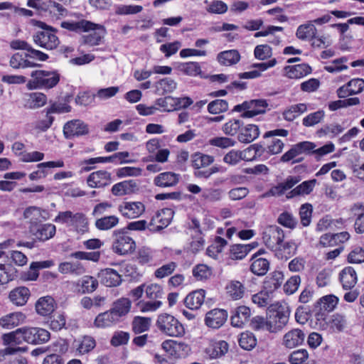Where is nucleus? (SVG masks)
Returning a JSON list of instances; mask_svg holds the SVG:
<instances>
[{
  "label": "nucleus",
  "instance_id": "42",
  "mask_svg": "<svg viewBox=\"0 0 364 364\" xmlns=\"http://www.w3.org/2000/svg\"><path fill=\"white\" fill-rule=\"evenodd\" d=\"M131 308V301L129 299L121 298L117 300L111 309V311L117 316V318L119 321L122 316H125L129 311Z\"/></svg>",
  "mask_w": 364,
  "mask_h": 364
},
{
  "label": "nucleus",
  "instance_id": "4",
  "mask_svg": "<svg viewBox=\"0 0 364 364\" xmlns=\"http://www.w3.org/2000/svg\"><path fill=\"white\" fill-rule=\"evenodd\" d=\"M156 326L164 334L178 337L184 334L185 330L183 325L172 315L161 314L158 316Z\"/></svg>",
  "mask_w": 364,
  "mask_h": 364
},
{
  "label": "nucleus",
  "instance_id": "6",
  "mask_svg": "<svg viewBox=\"0 0 364 364\" xmlns=\"http://www.w3.org/2000/svg\"><path fill=\"white\" fill-rule=\"evenodd\" d=\"M290 310L288 306H280L270 313L267 320V331L270 333L280 331L288 323Z\"/></svg>",
  "mask_w": 364,
  "mask_h": 364
},
{
  "label": "nucleus",
  "instance_id": "51",
  "mask_svg": "<svg viewBox=\"0 0 364 364\" xmlns=\"http://www.w3.org/2000/svg\"><path fill=\"white\" fill-rule=\"evenodd\" d=\"M346 325L347 321L346 316L340 314H333L329 321L330 328L333 332L338 333L343 331L346 327Z\"/></svg>",
  "mask_w": 364,
  "mask_h": 364
},
{
  "label": "nucleus",
  "instance_id": "54",
  "mask_svg": "<svg viewBox=\"0 0 364 364\" xmlns=\"http://www.w3.org/2000/svg\"><path fill=\"white\" fill-rule=\"evenodd\" d=\"M243 125V122L233 119L223 124L222 130L228 136H235Z\"/></svg>",
  "mask_w": 364,
  "mask_h": 364
},
{
  "label": "nucleus",
  "instance_id": "58",
  "mask_svg": "<svg viewBox=\"0 0 364 364\" xmlns=\"http://www.w3.org/2000/svg\"><path fill=\"white\" fill-rule=\"evenodd\" d=\"M228 109V103L224 100H215L208 105V111L213 114L225 112Z\"/></svg>",
  "mask_w": 364,
  "mask_h": 364
},
{
  "label": "nucleus",
  "instance_id": "52",
  "mask_svg": "<svg viewBox=\"0 0 364 364\" xmlns=\"http://www.w3.org/2000/svg\"><path fill=\"white\" fill-rule=\"evenodd\" d=\"M146 296L150 300L160 301L163 298L164 291L161 286L157 284H151L145 288Z\"/></svg>",
  "mask_w": 364,
  "mask_h": 364
},
{
  "label": "nucleus",
  "instance_id": "33",
  "mask_svg": "<svg viewBox=\"0 0 364 364\" xmlns=\"http://www.w3.org/2000/svg\"><path fill=\"white\" fill-rule=\"evenodd\" d=\"M119 321L115 314L110 310L99 314L94 321V325L97 328L109 327Z\"/></svg>",
  "mask_w": 364,
  "mask_h": 364
},
{
  "label": "nucleus",
  "instance_id": "53",
  "mask_svg": "<svg viewBox=\"0 0 364 364\" xmlns=\"http://www.w3.org/2000/svg\"><path fill=\"white\" fill-rule=\"evenodd\" d=\"M178 69L183 73L190 76H196L201 73L200 66L196 62L181 63L178 65Z\"/></svg>",
  "mask_w": 364,
  "mask_h": 364
},
{
  "label": "nucleus",
  "instance_id": "38",
  "mask_svg": "<svg viewBox=\"0 0 364 364\" xmlns=\"http://www.w3.org/2000/svg\"><path fill=\"white\" fill-rule=\"evenodd\" d=\"M316 32L317 29L312 21H309L297 28L296 36L302 41L312 40L313 38H316Z\"/></svg>",
  "mask_w": 364,
  "mask_h": 364
},
{
  "label": "nucleus",
  "instance_id": "13",
  "mask_svg": "<svg viewBox=\"0 0 364 364\" xmlns=\"http://www.w3.org/2000/svg\"><path fill=\"white\" fill-rule=\"evenodd\" d=\"M306 333L299 328H293L287 331L282 338V344L287 348H296L304 342Z\"/></svg>",
  "mask_w": 364,
  "mask_h": 364
},
{
  "label": "nucleus",
  "instance_id": "22",
  "mask_svg": "<svg viewBox=\"0 0 364 364\" xmlns=\"http://www.w3.org/2000/svg\"><path fill=\"white\" fill-rule=\"evenodd\" d=\"M245 285L238 280H230L225 286V293L228 297L232 300H239L245 294Z\"/></svg>",
  "mask_w": 364,
  "mask_h": 364
},
{
  "label": "nucleus",
  "instance_id": "45",
  "mask_svg": "<svg viewBox=\"0 0 364 364\" xmlns=\"http://www.w3.org/2000/svg\"><path fill=\"white\" fill-rule=\"evenodd\" d=\"M17 270L11 264H0V285L6 284L17 277Z\"/></svg>",
  "mask_w": 364,
  "mask_h": 364
},
{
  "label": "nucleus",
  "instance_id": "44",
  "mask_svg": "<svg viewBox=\"0 0 364 364\" xmlns=\"http://www.w3.org/2000/svg\"><path fill=\"white\" fill-rule=\"evenodd\" d=\"M119 219L116 215H108L98 218L95 220V225L97 230H109L116 227Z\"/></svg>",
  "mask_w": 364,
  "mask_h": 364
},
{
  "label": "nucleus",
  "instance_id": "60",
  "mask_svg": "<svg viewBox=\"0 0 364 364\" xmlns=\"http://www.w3.org/2000/svg\"><path fill=\"white\" fill-rule=\"evenodd\" d=\"M343 127H342L340 124H332L325 125L318 129L317 133L320 136L323 135H329L331 137H333L343 132Z\"/></svg>",
  "mask_w": 364,
  "mask_h": 364
},
{
  "label": "nucleus",
  "instance_id": "30",
  "mask_svg": "<svg viewBox=\"0 0 364 364\" xmlns=\"http://www.w3.org/2000/svg\"><path fill=\"white\" fill-rule=\"evenodd\" d=\"M259 135V127L255 124H247L240 130L237 135L239 141L249 144L256 139Z\"/></svg>",
  "mask_w": 364,
  "mask_h": 364
},
{
  "label": "nucleus",
  "instance_id": "31",
  "mask_svg": "<svg viewBox=\"0 0 364 364\" xmlns=\"http://www.w3.org/2000/svg\"><path fill=\"white\" fill-rule=\"evenodd\" d=\"M217 60L220 65L231 66L240 61V55L237 50H225L218 54Z\"/></svg>",
  "mask_w": 364,
  "mask_h": 364
},
{
  "label": "nucleus",
  "instance_id": "43",
  "mask_svg": "<svg viewBox=\"0 0 364 364\" xmlns=\"http://www.w3.org/2000/svg\"><path fill=\"white\" fill-rule=\"evenodd\" d=\"M70 226L73 227L78 233L83 234L87 232L88 220L86 215L81 212L75 213Z\"/></svg>",
  "mask_w": 364,
  "mask_h": 364
},
{
  "label": "nucleus",
  "instance_id": "21",
  "mask_svg": "<svg viewBox=\"0 0 364 364\" xmlns=\"http://www.w3.org/2000/svg\"><path fill=\"white\" fill-rule=\"evenodd\" d=\"M277 64V60L275 58H273L268 62L265 63H254L252 65V68H255V70L240 73L238 75L239 77L241 79H254L259 77L261 75V73L267 70L269 68L274 67Z\"/></svg>",
  "mask_w": 364,
  "mask_h": 364
},
{
  "label": "nucleus",
  "instance_id": "28",
  "mask_svg": "<svg viewBox=\"0 0 364 364\" xmlns=\"http://www.w3.org/2000/svg\"><path fill=\"white\" fill-rule=\"evenodd\" d=\"M26 316L21 312L9 314L0 318V326L4 328H12L22 323Z\"/></svg>",
  "mask_w": 364,
  "mask_h": 364
},
{
  "label": "nucleus",
  "instance_id": "26",
  "mask_svg": "<svg viewBox=\"0 0 364 364\" xmlns=\"http://www.w3.org/2000/svg\"><path fill=\"white\" fill-rule=\"evenodd\" d=\"M340 282L345 289H352L357 283V274L352 267H345L339 274Z\"/></svg>",
  "mask_w": 364,
  "mask_h": 364
},
{
  "label": "nucleus",
  "instance_id": "14",
  "mask_svg": "<svg viewBox=\"0 0 364 364\" xmlns=\"http://www.w3.org/2000/svg\"><path fill=\"white\" fill-rule=\"evenodd\" d=\"M111 183V173L105 170L92 172L87 178V183L90 188H104Z\"/></svg>",
  "mask_w": 364,
  "mask_h": 364
},
{
  "label": "nucleus",
  "instance_id": "59",
  "mask_svg": "<svg viewBox=\"0 0 364 364\" xmlns=\"http://www.w3.org/2000/svg\"><path fill=\"white\" fill-rule=\"evenodd\" d=\"M209 144L211 146L221 149H228L229 147L233 146L236 144V141L232 138L226 136H218L210 139L209 140Z\"/></svg>",
  "mask_w": 364,
  "mask_h": 364
},
{
  "label": "nucleus",
  "instance_id": "61",
  "mask_svg": "<svg viewBox=\"0 0 364 364\" xmlns=\"http://www.w3.org/2000/svg\"><path fill=\"white\" fill-rule=\"evenodd\" d=\"M277 221L280 225L290 229L295 228L298 223L296 218L288 212L281 213Z\"/></svg>",
  "mask_w": 364,
  "mask_h": 364
},
{
  "label": "nucleus",
  "instance_id": "50",
  "mask_svg": "<svg viewBox=\"0 0 364 364\" xmlns=\"http://www.w3.org/2000/svg\"><path fill=\"white\" fill-rule=\"evenodd\" d=\"M151 318L149 317L136 316L132 321V329L135 333H141L149 330Z\"/></svg>",
  "mask_w": 364,
  "mask_h": 364
},
{
  "label": "nucleus",
  "instance_id": "39",
  "mask_svg": "<svg viewBox=\"0 0 364 364\" xmlns=\"http://www.w3.org/2000/svg\"><path fill=\"white\" fill-rule=\"evenodd\" d=\"M317 181L316 179H311L305 181L301 184L297 186L296 188L292 189L287 195V198H293L298 196L308 195L312 192Z\"/></svg>",
  "mask_w": 364,
  "mask_h": 364
},
{
  "label": "nucleus",
  "instance_id": "57",
  "mask_svg": "<svg viewBox=\"0 0 364 364\" xmlns=\"http://www.w3.org/2000/svg\"><path fill=\"white\" fill-rule=\"evenodd\" d=\"M312 205L309 203L301 205L299 208V217L301 223L304 227H307L310 225L312 215Z\"/></svg>",
  "mask_w": 364,
  "mask_h": 364
},
{
  "label": "nucleus",
  "instance_id": "49",
  "mask_svg": "<svg viewBox=\"0 0 364 364\" xmlns=\"http://www.w3.org/2000/svg\"><path fill=\"white\" fill-rule=\"evenodd\" d=\"M247 151H237V150H231L228 154H226L223 158V161L225 163L230 165H235L238 164L242 160H248L247 158Z\"/></svg>",
  "mask_w": 364,
  "mask_h": 364
},
{
  "label": "nucleus",
  "instance_id": "11",
  "mask_svg": "<svg viewBox=\"0 0 364 364\" xmlns=\"http://www.w3.org/2000/svg\"><path fill=\"white\" fill-rule=\"evenodd\" d=\"M228 316V314L226 310L214 309L206 313L204 321L208 327L218 329L224 325Z\"/></svg>",
  "mask_w": 364,
  "mask_h": 364
},
{
  "label": "nucleus",
  "instance_id": "25",
  "mask_svg": "<svg viewBox=\"0 0 364 364\" xmlns=\"http://www.w3.org/2000/svg\"><path fill=\"white\" fill-rule=\"evenodd\" d=\"M205 291L203 289H198L190 293L184 299L186 307L190 309H198L205 300Z\"/></svg>",
  "mask_w": 364,
  "mask_h": 364
},
{
  "label": "nucleus",
  "instance_id": "3",
  "mask_svg": "<svg viewBox=\"0 0 364 364\" xmlns=\"http://www.w3.org/2000/svg\"><path fill=\"white\" fill-rule=\"evenodd\" d=\"M112 249L114 252L124 255L132 253L136 248L134 240L127 234L124 229L117 230L112 234Z\"/></svg>",
  "mask_w": 364,
  "mask_h": 364
},
{
  "label": "nucleus",
  "instance_id": "47",
  "mask_svg": "<svg viewBox=\"0 0 364 364\" xmlns=\"http://www.w3.org/2000/svg\"><path fill=\"white\" fill-rule=\"evenodd\" d=\"M250 250V245H233L230 249V257L232 259H242Z\"/></svg>",
  "mask_w": 364,
  "mask_h": 364
},
{
  "label": "nucleus",
  "instance_id": "62",
  "mask_svg": "<svg viewBox=\"0 0 364 364\" xmlns=\"http://www.w3.org/2000/svg\"><path fill=\"white\" fill-rule=\"evenodd\" d=\"M309 358V353L305 349H300L293 351L289 356V361L291 364H303Z\"/></svg>",
  "mask_w": 364,
  "mask_h": 364
},
{
  "label": "nucleus",
  "instance_id": "12",
  "mask_svg": "<svg viewBox=\"0 0 364 364\" xmlns=\"http://www.w3.org/2000/svg\"><path fill=\"white\" fill-rule=\"evenodd\" d=\"M63 133L67 139L79 136L89 133L88 125L80 119L68 122L63 127Z\"/></svg>",
  "mask_w": 364,
  "mask_h": 364
},
{
  "label": "nucleus",
  "instance_id": "18",
  "mask_svg": "<svg viewBox=\"0 0 364 364\" xmlns=\"http://www.w3.org/2000/svg\"><path fill=\"white\" fill-rule=\"evenodd\" d=\"M247 112H244L241 117L243 118H251L256 115L264 114L268 107L266 100L257 99L247 101Z\"/></svg>",
  "mask_w": 364,
  "mask_h": 364
},
{
  "label": "nucleus",
  "instance_id": "10",
  "mask_svg": "<svg viewBox=\"0 0 364 364\" xmlns=\"http://www.w3.org/2000/svg\"><path fill=\"white\" fill-rule=\"evenodd\" d=\"M174 211L171 208H164L158 211L149 223L150 231L157 232L166 228L171 223Z\"/></svg>",
  "mask_w": 364,
  "mask_h": 364
},
{
  "label": "nucleus",
  "instance_id": "48",
  "mask_svg": "<svg viewBox=\"0 0 364 364\" xmlns=\"http://www.w3.org/2000/svg\"><path fill=\"white\" fill-rule=\"evenodd\" d=\"M240 346L247 350H250L257 345V339L255 335L249 331L243 332L239 338Z\"/></svg>",
  "mask_w": 364,
  "mask_h": 364
},
{
  "label": "nucleus",
  "instance_id": "16",
  "mask_svg": "<svg viewBox=\"0 0 364 364\" xmlns=\"http://www.w3.org/2000/svg\"><path fill=\"white\" fill-rule=\"evenodd\" d=\"M139 191V183L136 180H127L114 184L112 189V193L115 196H122L132 194Z\"/></svg>",
  "mask_w": 364,
  "mask_h": 364
},
{
  "label": "nucleus",
  "instance_id": "8",
  "mask_svg": "<svg viewBox=\"0 0 364 364\" xmlns=\"http://www.w3.org/2000/svg\"><path fill=\"white\" fill-rule=\"evenodd\" d=\"M29 232L37 240L46 241L52 238L56 232V228L50 223H41L39 222L33 223L29 225Z\"/></svg>",
  "mask_w": 364,
  "mask_h": 364
},
{
  "label": "nucleus",
  "instance_id": "19",
  "mask_svg": "<svg viewBox=\"0 0 364 364\" xmlns=\"http://www.w3.org/2000/svg\"><path fill=\"white\" fill-rule=\"evenodd\" d=\"M180 175L173 172L167 171L159 173L154 179V183L161 188H169L178 184Z\"/></svg>",
  "mask_w": 364,
  "mask_h": 364
},
{
  "label": "nucleus",
  "instance_id": "9",
  "mask_svg": "<svg viewBox=\"0 0 364 364\" xmlns=\"http://www.w3.org/2000/svg\"><path fill=\"white\" fill-rule=\"evenodd\" d=\"M316 148V145L311 141H305L297 143L282 155L281 161L282 162H289L301 154H311L313 149Z\"/></svg>",
  "mask_w": 364,
  "mask_h": 364
},
{
  "label": "nucleus",
  "instance_id": "46",
  "mask_svg": "<svg viewBox=\"0 0 364 364\" xmlns=\"http://www.w3.org/2000/svg\"><path fill=\"white\" fill-rule=\"evenodd\" d=\"M307 111V106L304 103L294 105L283 112V117L288 122H291L302 113Z\"/></svg>",
  "mask_w": 364,
  "mask_h": 364
},
{
  "label": "nucleus",
  "instance_id": "2",
  "mask_svg": "<svg viewBox=\"0 0 364 364\" xmlns=\"http://www.w3.org/2000/svg\"><path fill=\"white\" fill-rule=\"evenodd\" d=\"M31 79L28 81V90L46 89L55 87L60 81V74L55 71L44 70H33L31 73Z\"/></svg>",
  "mask_w": 364,
  "mask_h": 364
},
{
  "label": "nucleus",
  "instance_id": "41",
  "mask_svg": "<svg viewBox=\"0 0 364 364\" xmlns=\"http://www.w3.org/2000/svg\"><path fill=\"white\" fill-rule=\"evenodd\" d=\"M214 157L208 154L196 152L191 156L192 166L196 169L205 168L214 162Z\"/></svg>",
  "mask_w": 364,
  "mask_h": 364
},
{
  "label": "nucleus",
  "instance_id": "36",
  "mask_svg": "<svg viewBox=\"0 0 364 364\" xmlns=\"http://www.w3.org/2000/svg\"><path fill=\"white\" fill-rule=\"evenodd\" d=\"M250 269L253 274L258 276L264 275L269 270V262L264 258L257 257V255L252 257Z\"/></svg>",
  "mask_w": 364,
  "mask_h": 364
},
{
  "label": "nucleus",
  "instance_id": "29",
  "mask_svg": "<svg viewBox=\"0 0 364 364\" xmlns=\"http://www.w3.org/2000/svg\"><path fill=\"white\" fill-rule=\"evenodd\" d=\"M55 309V301L49 296L40 298L36 303V312L43 316L50 315Z\"/></svg>",
  "mask_w": 364,
  "mask_h": 364
},
{
  "label": "nucleus",
  "instance_id": "56",
  "mask_svg": "<svg viewBox=\"0 0 364 364\" xmlns=\"http://www.w3.org/2000/svg\"><path fill=\"white\" fill-rule=\"evenodd\" d=\"M324 117V111L318 110L306 116L302 120V124L305 127H313L321 122L323 119Z\"/></svg>",
  "mask_w": 364,
  "mask_h": 364
},
{
  "label": "nucleus",
  "instance_id": "24",
  "mask_svg": "<svg viewBox=\"0 0 364 364\" xmlns=\"http://www.w3.org/2000/svg\"><path fill=\"white\" fill-rule=\"evenodd\" d=\"M30 295V290L27 287H18L11 291L9 298L14 304L21 306L27 303Z\"/></svg>",
  "mask_w": 364,
  "mask_h": 364
},
{
  "label": "nucleus",
  "instance_id": "63",
  "mask_svg": "<svg viewBox=\"0 0 364 364\" xmlns=\"http://www.w3.org/2000/svg\"><path fill=\"white\" fill-rule=\"evenodd\" d=\"M176 86V82L169 77H165L156 83L157 90H161L163 93H171L173 92Z\"/></svg>",
  "mask_w": 364,
  "mask_h": 364
},
{
  "label": "nucleus",
  "instance_id": "34",
  "mask_svg": "<svg viewBox=\"0 0 364 364\" xmlns=\"http://www.w3.org/2000/svg\"><path fill=\"white\" fill-rule=\"evenodd\" d=\"M284 69L289 77L295 79L303 77L311 72V67L306 63L288 65Z\"/></svg>",
  "mask_w": 364,
  "mask_h": 364
},
{
  "label": "nucleus",
  "instance_id": "40",
  "mask_svg": "<svg viewBox=\"0 0 364 364\" xmlns=\"http://www.w3.org/2000/svg\"><path fill=\"white\" fill-rule=\"evenodd\" d=\"M77 286L81 288L78 291L82 294H90L95 291L98 287L97 280L92 276H84L77 282Z\"/></svg>",
  "mask_w": 364,
  "mask_h": 364
},
{
  "label": "nucleus",
  "instance_id": "32",
  "mask_svg": "<svg viewBox=\"0 0 364 364\" xmlns=\"http://www.w3.org/2000/svg\"><path fill=\"white\" fill-rule=\"evenodd\" d=\"M97 27L92 29L94 32L82 37V42L85 45L90 46H97L101 42L105 35L104 27L97 24Z\"/></svg>",
  "mask_w": 364,
  "mask_h": 364
},
{
  "label": "nucleus",
  "instance_id": "20",
  "mask_svg": "<svg viewBox=\"0 0 364 364\" xmlns=\"http://www.w3.org/2000/svg\"><path fill=\"white\" fill-rule=\"evenodd\" d=\"M102 284L107 287H117L122 283V276L114 269L106 268L99 273Z\"/></svg>",
  "mask_w": 364,
  "mask_h": 364
},
{
  "label": "nucleus",
  "instance_id": "15",
  "mask_svg": "<svg viewBox=\"0 0 364 364\" xmlns=\"http://www.w3.org/2000/svg\"><path fill=\"white\" fill-rule=\"evenodd\" d=\"M122 215L127 218H136L145 210V206L141 202H124L119 205Z\"/></svg>",
  "mask_w": 364,
  "mask_h": 364
},
{
  "label": "nucleus",
  "instance_id": "35",
  "mask_svg": "<svg viewBox=\"0 0 364 364\" xmlns=\"http://www.w3.org/2000/svg\"><path fill=\"white\" fill-rule=\"evenodd\" d=\"M58 271L63 274H72L76 276L82 275L85 272L83 265L78 262H64L58 265Z\"/></svg>",
  "mask_w": 364,
  "mask_h": 364
},
{
  "label": "nucleus",
  "instance_id": "17",
  "mask_svg": "<svg viewBox=\"0 0 364 364\" xmlns=\"http://www.w3.org/2000/svg\"><path fill=\"white\" fill-rule=\"evenodd\" d=\"M251 316V310L245 306L236 308L230 316L231 324L234 327L242 328Z\"/></svg>",
  "mask_w": 364,
  "mask_h": 364
},
{
  "label": "nucleus",
  "instance_id": "64",
  "mask_svg": "<svg viewBox=\"0 0 364 364\" xmlns=\"http://www.w3.org/2000/svg\"><path fill=\"white\" fill-rule=\"evenodd\" d=\"M348 262L353 264H360L364 262V247H356L348 256Z\"/></svg>",
  "mask_w": 364,
  "mask_h": 364
},
{
  "label": "nucleus",
  "instance_id": "37",
  "mask_svg": "<svg viewBox=\"0 0 364 364\" xmlns=\"http://www.w3.org/2000/svg\"><path fill=\"white\" fill-rule=\"evenodd\" d=\"M54 265L52 260H46L42 262H33L30 265L29 271L23 277L26 281H34L38 277V270L41 268H49Z\"/></svg>",
  "mask_w": 364,
  "mask_h": 364
},
{
  "label": "nucleus",
  "instance_id": "7",
  "mask_svg": "<svg viewBox=\"0 0 364 364\" xmlns=\"http://www.w3.org/2000/svg\"><path fill=\"white\" fill-rule=\"evenodd\" d=\"M284 238L283 230L277 225H269L265 228L262 234V240L265 245L274 251L281 250Z\"/></svg>",
  "mask_w": 364,
  "mask_h": 364
},
{
  "label": "nucleus",
  "instance_id": "1",
  "mask_svg": "<svg viewBox=\"0 0 364 364\" xmlns=\"http://www.w3.org/2000/svg\"><path fill=\"white\" fill-rule=\"evenodd\" d=\"M50 333L41 328L23 327L12 332L2 335V341L4 345H18L23 342L29 344H43L50 340Z\"/></svg>",
  "mask_w": 364,
  "mask_h": 364
},
{
  "label": "nucleus",
  "instance_id": "27",
  "mask_svg": "<svg viewBox=\"0 0 364 364\" xmlns=\"http://www.w3.org/2000/svg\"><path fill=\"white\" fill-rule=\"evenodd\" d=\"M229 346L225 341H212L205 349V353L210 358H217L224 355L228 350Z\"/></svg>",
  "mask_w": 364,
  "mask_h": 364
},
{
  "label": "nucleus",
  "instance_id": "5",
  "mask_svg": "<svg viewBox=\"0 0 364 364\" xmlns=\"http://www.w3.org/2000/svg\"><path fill=\"white\" fill-rule=\"evenodd\" d=\"M40 24L43 30L37 31L33 35L34 43L37 46L46 50H53L56 48L60 44V41L54 33V31L51 27L46 26L45 28V24L42 22H41Z\"/></svg>",
  "mask_w": 364,
  "mask_h": 364
},
{
  "label": "nucleus",
  "instance_id": "23",
  "mask_svg": "<svg viewBox=\"0 0 364 364\" xmlns=\"http://www.w3.org/2000/svg\"><path fill=\"white\" fill-rule=\"evenodd\" d=\"M97 26L90 21L81 20L79 21H63L61 27L75 32H88Z\"/></svg>",
  "mask_w": 364,
  "mask_h": 364
},
{
  "label": "nucleus",
  "instance_id": "55",
  "mask_svg": "<svg viewBox=\"0 0 364 364\" xmlns=\"http://www.w3.org/2000/svg\"><path fill=\"white\" fill-rule=\"evenodd\" d=\"M338 302V299L334 295H326L319 299L321 309L331 312L334 310Z\"/></svg>",
  "mask_w": 364,
  "mask_h": 364
}]
</instances>
